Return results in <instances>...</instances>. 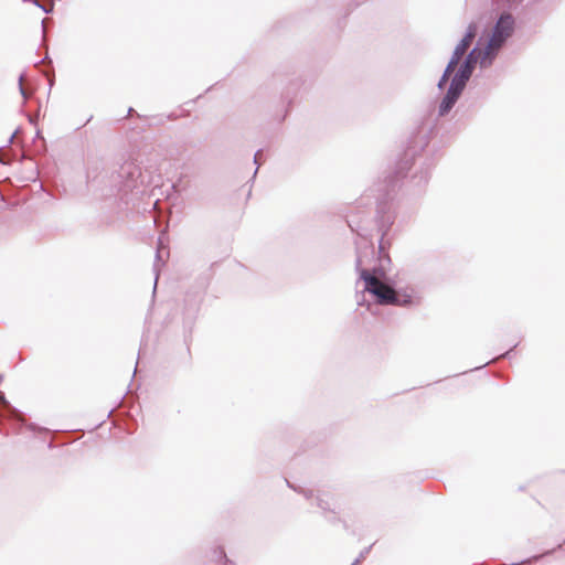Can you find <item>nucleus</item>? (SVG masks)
I'll return each mask as SVG.
<instances>
[{
	"label": "nucleus",
	"instance_id": "obj_1",
	"mask_svg": "<svg viewBox=\"0 0 565 565\" xmlns=\"http://www.w3.org/2000/svg\"><path fill=\"white\" fill-rule=\"evenodd\" d=\"M361 278L365 282V290L375 296L380 305L408 306L412 303L411 296L399 295L369 270H362Z\"/></svg>",
	"mask_w": 565,
	"mask_h": 565
},
{
	"label": "nucleus",
	"instance_id": "obj_2",
	"mask_svg": "<svg viewBox=\"0 0 565 565\" xmlns=\"http://www.w3.org/2000/svg\"><path fill=\"white\" fill-rule=\"evenodd\" d=\"M514 20L511 14H502L497 22L492 36L483 50L492 60L504 41L512 34Z\"/></svg>",
	"mask_w": 565,
	"mask_h": 565
},
{
	"label": "nucleus",
	"instance_id": "obj_3",
	"mask_svg": "<svg viewBox=\"0 0 565 565\" xmlns=\"http://www.w3.org/2000/svg\"><path fill=\"white\" fill-rule=\"evenodd\" d=\"M477 25L470 24L468 26V31L461 42L456 46L455 52L452 54L451 60L449 61L446 71L444 73V76L439 83V86H441L444 83H446L449 78V76L454 73L455 68L457 67L459 61L465 55L471 43L473 42L476 35H477Z\"/></svg>",
	"mask_w": 565,
	"mask_h": 565
},
{
	"label": "nucleus",
	"instance_id": "obj_4",
	"mask_svg": "<svg viewBox=\"0 0 565 565\" xmlns=\"http://www.w3.org/2000/svg\"><path fill=\"white\" fill-rule=\"evenodd\" d=\"M492 62V58L486 54L480 47V44L473 49L470 54L468 55V58L463 65V67L460 70L458 76L460 79H463V82H467L472 73V70L477 63H479L482 67H486L490 65Z\"/></svg>",
	"mask_w": 565,
	"mask_h": 565
},
{
	"label": "nucleus",
	"instance_id": "obj_5",
	"mask_svg": "<svg viewBox=\"0 0 565 565\" xmlns=\"http://www.w3.org/2000/svg\"><path fill=\"white\" fill-rule=\"evenodd\" d=\"M458 96H456V93L448 92L446 97L440 104V114L444 115L450 110L452 105L456 103Z\"/></svg>",
	"mask_w": 565,
	"mask_h": 565
},
{
	"label": "nucleus",
	"instance_id": "obj_6",
	"mask_svg": "<svg viewBox=\"0 0 565 565\" xmlns=\"http://www.w3.org/2000/svg\"><path fill=\"white\" fill-rule=\"evenodd\" d=\"M465 85H466V82H463V79H460L458 76H455L448 92L456 93V96L459 97Z\"/></svg>",
	"mask_w": 565,
	"mask_h": 565
},
{
	"label": "nucleus",
	"instance_id": "obj_7",
	"mask_svg": "<svg viewBox=\"0 0 565 565\" xmlns=\"http://www.w3.org/2000/svg\"><path fill=\"white\" fill-rule=\"evenodd\" d=\"M0 406H2L3 408H9V406H10L8 399L6 398L3 392H1V391H0Z\"/></svg>",
	"mask_w": 565,
	"mask_h": 565
},
{
	"label": "nucleus",
	"instance_id": "obj_8",
	"mask_svg": "<svg viewBox=\"0 0 565 565\" xmlns=\"http://www.w3.org/2000/svg\"><path fill=\"white\" fill-rule=\"evenodd\" d=\"M327 504V501L323 500V499H319V505L322 508V509H326V505Z\"/></svg>",
	"mask_w": 565,
	"mask_h": 565
}]
</instances>
